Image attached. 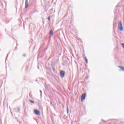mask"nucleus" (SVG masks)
I'll return each instance as SVG.
<instances>
[{"label": "nucleus", "mask_w": 124, "mask_h": 124, "mask_svg": "<svg viewBox=\"0 0 124 124\" xmlns=\"http://www.w3.org/2000/svg\"><path fill=\"white\" fill-rule=\"evenodd\" d=\"M47 19L48 20V21H51V17L50 16H48L47 17Z\"/></svg>", "instance_id": "nucleus-11"}, {"label": "nucleus", "mask_w": 124, "mask_h": 124, "mask_svg": "<svg viewBox=\"0 0 124 124\" xmlns=\"http://www.w3.org/2000/svg\"><path fill=\"white\" fill-rule=\"evenodd\" d=\"M52 69L53 70V71H56V69H55V66H52Z\"/></svg>", "instance_id": "nucleus-9"}, {"label": "nucleus", "mask_w": 124, "mask_h": 124, "mask_svg": "<svg viewBox=\"0 0 124 124\" xmlns=\"http://www.w3.org/2000/svg\"><path fill=\"white\" fill-rule=\"evenodd\" d=\"M49 34H50V35H54V32H53V30H51L50 31Z\"/></svg>", "instance_id": "nucleus-7"}, {"label": "nucleus", "mask_w": 124, "mask_h": 124, "mask_svg": "<svg viewBox=\"0 0 124 124\" xmlns=\"http://www.w3.org/2000/svg\"><path fill=\"white\" fill-rule=\"evenodd\" d=\"M86 98V93H84L83 94H82L81 95V102H83L84 100Z\"/></svg>", "instance_id": "nucleus-2"}, {"label": "nucleus", "mask_w": 124, "mask_h": 124, "mask_svg": "<svg viewBox=\"0 0 124 124\" xmlns=\"http://www.w3.org/2000/svg\"><path fill=\"white\" fill-rule=\"evenodd\" d=\"M23 57H27V55L25 54H24L23 55Z\"/></svg>", "instance_id": "nucleus-14"}, {"label": "nucleus", "mask_w": 124, "mask_h": 124, "mask_svg": "<svg viewBox=\"0 0 124 124\" xmlns=\"http://www.w3.org/2000/svg\"><path fill=\"white\" fill-rule=\"evenodd\" d=\"M118 67L122 70V71H124V66H119Z\"/></svg>", "instance_id": "nucleus-6"}, {"label": "nucleus", "mask_w": 124, "mask_h": 124, "mask_svg": "<svg viewBox=\"0 0 124 124\" xmlns=\"http://www.w3.org/2000/svg\"><path fill=\"white\" fill-rule=\"evenodd\" d=\"M102 122H104L105 123H106V121H104L103 120H102Z\"/></svg>", "instance_id": "nucleus-15"}, {"label": "nucleus", "mask_w": 124, "mask_h": 124, "mask_svg": "<svg viewBox=\"0 0 124 124\" xmlns=\"http://www.w3.org/2000/svg\"><path fill=\"white\" fill-rule=\"evenodd\" d=\"M84 60H85V62H88V59H87V57H84Z\"/></svg>", "instance_id": "nucleus-8"}, {"label": "nucleus", "mask_w": 124, "mask_h": 124, "mask_svg": "<svg viewBox=\"0 0 124 124\" xmlns=\"http://www.w3.org/2000/svg\"><path fill=\"white\" fill-rule=\"evenodd\" d=\"M29 7V1L28 0H25V8Z\"/></svg>", "instance_id": "nucleus-5"}, {"label": "nucleus", "mask_w": 124, "mask_h": 124, "mask_svg": "<svg viewBox=\"0 0 124 124\" xmlns=\"http://www.w3.org/2000/svg\"><path fill=\"white\" fill-rule=\"evenodd\" d=\"M29 101H30V102H31V103H34V101H33L32 100H30Z\"/></svg>", "instance_id": "nucleus-10"}, {"label": "nucleus", "mask_w": 124, "mask_h": 124, "mask_svg": "<svg viewBox=\"0 0 124 124\" xmlns=\"http://www.w3.org/2000/svg\"><path fill=\"white\" fill-rule=\"evenodd\" d=\"M68 111H69L68 107H67V113H68Z\"/></svg>", "instance_id": "nucleus-12"}, {"label": "nucleus", "mask_w": 124, "mask_h": 124, "mask_svg": "<svg viewBox=\"0 0 124 124\" xmlns=\"http://www.w3.org/2000/svg\"><path fill=\"white\" fill-rule=\"evenodd\" d=\"M118 29L121 31H124V28H123V23L121 21H120L118 23Z\"/></svg>", "instance_id": "nucleus-1"}, {"label": "nucleus", "mask_w": 124, "mask_h": 124, "mask_svg": "<svg viewBox=\"0 0 124 124\" xmlns=\"http://www.w3.org/2000/svg\"><path fill=\"white\" fill-rule=\"evenodd\" d=\"M34 113L36 115H38V116L40 115V112L37 109L34 110Z\"/></svg>", "instance_id": "nucleus-4"}, {"label": "nucleus", "mask_w": 124, "mask_h": 124, "mask_svg": "<svg viewBox=\"0 0 124 124\" xmlns=\"http://www.w3.org/2000/svg\"><path fill=\"white\" fill-rule=\"evenodd\" d=\"M64 74H65V73H64V71H62L60 72V75L62 78H63V77H64Z\"/></svg>", "instance_id": "nucleus-3"}, {"label": "nucleus", "mask_w": 124, "mask_h": 124, "mask_svg": "<svg viewBox=\"0 0 124 124\" xmlns=\"http://www.w3.org/2000/svg\"><path fill=\"white\" fill-rule=\"evenodd\" d=\"M40 92L41 93V96H42V91H41V90H40Z\"/></svg>", "instance_id": "nucleus-13"}]
</instances>
